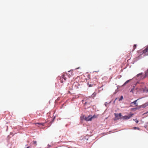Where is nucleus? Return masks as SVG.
I'll use <instances>...</instances> for the list:
<instances>
[{"mask_svg":"<svg viewBox=\"0 0 148 148\" xmlns=\"http://www.w3.org/2000/svg\"><path fill=\"white\" fill-rule=\"evenodd\" d=\"M146 77H148V69L145 72V74L143 72H141L132 79H130V86L133 85V88H131L130 92H133L134 88L136 86L137 84L139 83L140 80L143 79Z\"/></svg>","mask_w":148,"mask_h":148,"instance_id":"nucleus-1","label":"nucleus"},{"mask_svg":"<svg viewBox=\"0 0 148 148\" xmlns=\"http://www.w3.org/2000/svg\"><path fill=\"white\" fill-rule=\"evenodd\" d=\"M138 59L144 58V57L148 56V48L146 47L143 50H138L137 51Z\"/></svg>","mask_w":148,"mask_h":148,"instance_id":"nucleus-2","label":"nucleus"},{"mask_svg":"<svg viewBox=\"0 0 148 148\" xmlns=\"http://www.w3.org/2000/svg\"><path fill=\"white\" fill-rule=\"evenodd\" d=\"M92 117H91V115H89L88 117L85 116H83L84 119L86 121H91L92 119Z\"/></svg>","mask_w":148,"mask_h":148,"instance_id":"nucleus-3","label":"nucleus"},{"mask_svg":"<svg viewBox=\"0 0 148 148\" xmlns=\"http://www.w3.org/2000/svg\"><path fill=\"white\" fill-rule=\"evenodd\" d=\"M136 107L134 108H130V111L133 112H134L137 110H139L141 108V106L140 105H138L136 106Z\"/></svg>","mask_w":148,"mask_h":148,"instance_id":"nucleus-4","label":"nucleus"},{"mask_svg":"<svg viewBox=\"0 0 148 148\" xmlns=\"http://www.w3.org/2000/svg\"><path fill=\"white\" fill-rule=\"evenodd\" d=\"M139 99H137L133 101L130 103V107H132V104H133L135 106H138V103H137V101Z\"/></svg>","mask_w":148,"mask_h":148,"instance_id":"nucleus-5","label":"nucleus"},{"mask_svg":"<svg viewBox=\"0 0 148 148\" xmlns=\"http://www.w3.org/2000/svg\"><path fill=\"white\" fill-rule=\"evenodd\" d=\"M116 119H119L122 118V115L121 113L119 114H114Z\"/></svg>","mask_w":148,"mask_h":148,"instance_id":"nucleus-6","label":"nucleus"},{"mask_svg":"<svg viewBox=\"0 0 148 148\" xmlns=\"http://www.w3.org/2000/svg\"><path fill=\"white\" fill-rule=\"evenodd\" d=\"M63 79H64V81H65L66 79V78L65 77V75L64 74L62 75L60 79V82L61 83H63Z\"/></svg>","mask_w":148,"mask_h":148,"instance_id":"nucleus-7","label":"nucleus"},{"mask_svg":"<svg viewBox=\"0 0 148 148\" xmlns=\"http://www.w3.org/2000/svg\"><path fill=\"white\" fill-rule=\"evenodd\" d=\"M141 108H145L147 106H148V102H146L144 104H143L141 105Z\"/></svg>","mask_w":148,"mask_h":148,"instance_id":"nucleus-8","label":"nucleus"},{"mask_svg":"<svg viewBox=\"0 0 148 148\" xmlns=\"http://www.w3.org/2000/svg\"><path fill=\"white\" fill-rule=\"evenodd\" d=\"M34 124L36 125H41L42 126H44L45 125V123H34Z\"/></svg>","mask_w":148,"mask_h":148,"instance_id":"nucleus-9","label":"nucleus"},{"mask_svg":"<svg viewBox=\"0 0 148 148\" xmlns=\"http://www.w3.org/2000/svg\"><path fill=\"white\" fill-rule=\"evenodd\" d=\"M91 101H90L89 99H87L86 101L84 103V105H85L87 104H90Z\"/></svg>","mask_w":148,"mask_h":148,"instance_id":"nucleus-10","label":"nucleus"},{"mask_svg":"<svg viewBox=\"0 0 148 148\" xmlns=\"http://www.w3.org/2000/svg\"><path fill=\"white\" fill-rule=\"evenodd\" d=\"M130 129H131V128H130ZM131 129L134 130H140V129L139 127H132V128Z\"/></svg>","mask_w":148,"mask_h":148,"instance_id":"nucleus-11","label":"nucleus"},{"mask_svg":"<svg viewBox=\"0 0 148 148\" xmlns=\"http://www.w3.org/2000/svg\"><path fill=\"white\" fill-rule=\"evenodd\" d=\"M137 46V44H134L133 47V49H132V52H133L135 49L136 48V47Z\"/></svg>","mask_w":148,"mask_h":148,"instance_id":"nucleus-12","label":"nucleus"},{"mask_svg":"<svg viewBox=\"0 0 148 148\" xmlns=\"http://www.w3.org/2000/svg\"><path fill=\"white\" fill-rule=\"evenodd\" d=\"M122 118L125 119H129V117L127 116H123L122 117Z\"/></svg>","mask_w":148,"mask_h":148,"instance_id":"nucleus-13","label":"nucleus"},{"mask_svg":"<svg viewBox=\"0 0 148 148\" xmlns=\"http://www.w3.org/2000/svg\"><path fill=\"white\" fill-rule=\"evenodd\" d=\"M133 120L134 121L135 120V122L136 123H138L139 121L138 120H137L136 119H133Z\"/></svg>","mask_w":148,"mask_h":148,"instance_id":"nucleus-14","label":"nucleus"},{"mask_svg":"<svg viewBox=\"0 0 148 148\" xmlns=\"http://www.w3.org/2000/svg\"><path fill=\"white\" fill-rule=\"evenodd\" d=\"M88 86L89 87H92L93 85H94V84H89V83H88Z\"/></svg>","mask_w":148,"mask_h":148,"instance_id":"nucleus-15","label":"nucleus"},{"mask_svg":"<svg viewBox=\"0 0 148 148\" xmlns=\"http://www.w3.org/2000/svg\"><path fill=\"white\" fill-rule=\"evenodd\" d=\"M148 124V122H147L145 123L144 125V127L145 128H146L147 127V125Z\"/></svg>","mask_w":148,"mask_h":148,"instance_id":"nucleus-16","label":"nucleus"},{"mask_svg":"<svg viewBox=\"0 0 148 148\" xmlns=\"http://www.w3.org/2000/svg\"><path fill=\"white\" fill-rule=\"evenodd\" d=\"M130 82V80H128L126 81L123 84V86L125 85L127 83H128Z\"/></svg>","mask_w":148,"mask_h":148,"instance_id":"nucleus-17","label":"nucleus"},{"mask_svg":"<svg viewBox=\"0 0 148 148\" xmlns=\"http://www.w3.org/2000/svg\"><path fill=\"white\" fill-rule=\"evenodd\" d=\"M78 83L77 82H74L73 84V86H76L78 84Z\"/></svg>","mask_w":148,"mask_h":148,"instance_id":"nucleus-18","label":"nucleus"},{"mask_svg":"<svg viewBox=\"0 0 148 148\" xmlns=\"http://www.w3.org/2000/svg\"><path fill=\"white\" fill-rule=\"evenodd\" d=\"M141 89L142 90H141V91L142 92H145V88H142Z\"/></svg>","mask_w":148,"mask_h":148,"instance_id":"nucleus-19","label":"nucleus"},{"mask_svg":"<svg viewBox=\"0 0 148 148\" xmlns=\"http://www.w3.org/2000/svg\"><path fill=\"white\" fill-rule=\"evenodd\" d=\"M97 79L96 77L95 76V77H93L92 79L93 80V81H96V80H97Z\"/></svg>","mask_w":148,"mask_h":148,"instance_id":"nucleus-20","label":"nucleus"},{"mask_svg":"<svg viewBox=\"0 0 148 148\" xmlns=\"http://www.w3.org/2000/svg\"><path fill=\"white\" fill-rule=\"evenodd\" d=\"M134 114L130 112V118L132 116L134 115Z\"/></svg>","mask_w":148,"mask_h":148,"instance_id":"nucleus-21","label":"nucleus"},{"mask_svg":"<svg viewBox=\"0 0 148 148\" xmlns=\"http://www.w3.org/2000/svg\"><path fill=\"white\" fill-rule=\"evenodd\" d=\"M148 113V111H146L143 114H142V116H144V115L147 114Z\"/></svg>","mask_w":148,"mask_h":148,"instance_id":"nucleus-22","label":"nucleus"},{"mask_svg":"<svg viewBox=\"0 0 148 148\" xmlns=\"http://www.w3.org/2000/svg\"><path fill=\"white\" fill-rule=\"evenodd\" d=\"M123 99V96H121V98H120L119 99V101H121V100H122Z\"/></svg>","mask_w":148,"mask_h":148,"instance_id":"nucleus-23","label":"nucleus"},{"mask_svg":"<svg viewBox=\"0 0 148 148\" xmlns=\"http://www.w3.org/2000/svg\"><path fill=\"white\" fill-rule=\"evenodd\" d=\"M91 117H92V119L94 118H96L97 116L95 115H94L93 116H91Z\"/></svg>","mask_w":148,"mask_h":148,"instance_id":"nucleus-24","label":"nucleus"},{"mask_svg":"<svg viewBox=\"0 0 148 148\" xmlns=\"http://www.w3.org/2000/svg\"><path fill=\"white\" fill-rule=\"evenodd\" d=\"M33 142H34V144H35L36 145H37V144H36L37 142H36V141H34Z\"/></svg>","mask_w":148,"mask_h":148,"instance_id":"nucleus-25","label":"nucleus"},{"mask_svg":"<svg viewBox=\"0 0 148 148\" xmlns=\"http://www.w3.org/2000/svg\"><path fill=\"white\" fill-rule=\"evenodd\" d=\"M96 95V93H95V92H94V93L92 95H94V96H95V95Z\"/></svg>","mask_w":148,"mask_h":148,"instance_id":"nucleus-26","label":"nucleus"},{"mask_svg":"<svg viewBox=\"0 0 148 148\" xmlns=\"http://www.w3.org/2000/svg\"><path fill=\"white\" fill-rule=\"evenodd\" d=\"M71 72V73H72V72H73V71H68V72Z\"/></svg>","mask_w":148,"mask_h":148,"instance_id":"nucleus-27","label":"nucleus"},{"mask_svg":"<svg viewBox=\"0 0 148 148\" xmlns=\"http://www.w3.org/2000/svg\"><path fill=\"white\" fill-rule=\"evenodd\" d=\"M140 121H141L142 122V123H143L144 122V121H143L142 120H141Z\"/></svg>","mask_w":148,"mask_h":148,"instance_id":"nucleus-28","label":"nucleus"},{"mask_svg":"<svg viewBox=\"0 0 148 148\" xmlns=\"http://www.w3.org/2000/svg\"><path fill=\"white\" fill-rule=\"evenodd\" d=\"M145 49H140V50H144Z\"/></svg>","mask_w":148,"mask_h":148,"instance_id":"nucleus-29","label":"nucleus"},{"mask_svg":"<svg viewBox=\"0 0 148 148\" xmlns=\"http://www.w3.org/2000/svg\"><path fill=\"white\" fill-rule=\"evenodd\" d=\"M29 148V147H28L26 148Z\"/></svg>","mask_w":148,"mask_h":148,"instance_id":"nucleus-30","label":"nucleus"},{"mask_svg":"<svg viewBox=\"0 0 148 148\" xmlns=\"http://www.w3.org/2000/svg\"><path fill=\"white\" fill-rule=\"evenodd\" d=\"M131 63H132L133 64H134V62H133V63H132V62H131Z\"/></svg>","mask_w":148,"mask_h":148,"instance_id":"nucleus-31","label":"nucleus"},{"mask_svg":"<svg viewBox=\"0 0 148 148\" xmlns=\"http://www.w3.org/2000/svg\"><path fill=\"white\" fill-rule=\"evenodd\" d=\"M145 88H146V86H145Z\"/></svg>","mask_w":148,"mask_h":148,"instance_id":"nucleus-32","label":"nucleus"},{"mask_svg":"<svg viewBox=\"0 0 148 148\" xmlns=\"http://www.w3.org/2000/svg\"><path fill=\"white\" fill-rule=\"evenodd\" d=\"M131 66H130V67L131 68Z\"/></svg>","mask_w":148,"mask_h":148,"instance_id":"nucleus-33","label":"nucleus"},{"mask_svg":"<svg viewBox=\"0 0 148 148\" xmlns=\"http://www.w3.org/2000/svg\"><path fill=\"white\" fill-rule=\"evenodd\" d=\"M131 51L130 50V53H131Z\"/></svg>","mask_w":148,"mask_h":148,"instance_id":"nucleus-34","label":"nucleus"}]
</instances>
